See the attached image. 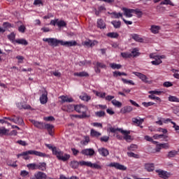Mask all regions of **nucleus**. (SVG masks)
Masks as SVG:
<instances>
[{"instance_id": "aec40b11", "label": "nucleus", "mask_w": 179, "mask_h": 179, "mask_svg": "<svg viewBox=\"0 0 179 179\" xmlns=\"http://www.w3.org/2000/svg\"><path fill=\"white\" fill-rule=\"evenodd\" d=\"M98 152H99V155H101V156H103V157H106L108 156V155H109L108 150H107L106 148H99L98 150Z\"/></svg>"}, {"instance_id": "c85d7f7f", "label": "nucleus", "mask_w": 179, "mask_h": 179, "mask_svg": "<svg viewBox=\"0 0 179 179\" xmlns=\"http://www.w3.org/2000/svg\"><path fill=\"white\" fill-rule=\"evenodd\" d=\"M14 43L17 44H21L22 45H27L29 43L25 39H16L14 41Z\"/></svg>"}, {"instance_id": "412c9836", "label": "nucleus", "mask_w": 179, "mask_h": 179, "mask_svg": "<svg viewBox=\"0 0 179 179\" xmlns=\"http://www.w3.org/2000/svg\"><path fill=\"white\" fill-rule=\"evenodd\" d=\"M160 29H161L160 26L151 25L150 31L153 34H159V31H160Z\"/></svg>"}, {"instance_id": "680f3d73", "label": "nucleus", "mask_w": 179, "mask_h": 179, "mask_svg": "<svg viewBox=\"0 0 179 179\" xmlns=\"http://www.w3.org/2000/svg\"><path fill=\"white\" fill-rule=\"evenodd\" d=\"M16 59H18V64H23V59H24V57H23V56L17 55L16 56Z\"/></svg>"}, {"instance_id": "39448f33", "label": "nucleus", "mask_w": 179, "mask_h": 179, "mask_svg": "<svg viewBox=\"0 0 179 179\" xmlns=\"http://www.w3.org/2000/svg\"><path fill=\"white\" fill-rule=\"evenodd\" d=\"M108 129L110 132H111L112 134H115L117 131H118L119 132H121V134L124 135V141H127V142H131V141H132V137H131V136L129 135V134H131V131H129L123 130L122 129H120V128H114L113 127H109Z\"/></svg>"}, {"instance_id": "13d9d810", "label": "nucleus", "mask_w": 179, "mask_h": 179, "mask_svg": "<svg viewBox=\"0 0 179 179\" xmlns=\"http://www.w3.org/2000/svg\"><path fill=\"white\" fill-rule=\"evenodd\" d=\"M142 104L144 107H146V108L150 107V106H155V103L152 102V101H150V102H143Z\"/></svg>"}, {"instance_id": "864d4df0", "label": "nucleus", "mask_w": 179, "mask_h": 179, "mask_svg": "<svg viewBox=\"0 0 179 179\" xmlns=\"http://www.w3.org/2000/svg\"><path fill=\"white\" fill-rule=\"evenodd\" d=\"M135 15H136L137 17H142L143 13L141 10H140L139 9L136 8L135 9Z\"/></svg>"}, {"instance_id": "473e14b6", "label": "nucleus", "mask_w": 179, "mask_h": 179, "mask_svg": "<svg viewBox=\"0 0 179 179\" xmlns=\"http://www.w3.org/2000/svg\"><path fill=\"white\" fill-rule=\"evenodd\" d=\"M97 26L99 29H106V23L103 20H97Z\"/></svg>"}, {"instance_id": "49530a36", "label": "nucleus", "mask_w": 179, "mask_h": 179, "mask_svg": "<svg viewBox=\"0 0 179 179\" xmlns=\"http://www.w3.org/2000/svg\"><path fill=\"white\" fill-rule=\"evenodd\" d=\"M154 139H160L162 138H163L164 139H166V138H167V136L164 135V134H155L153 136Z\"/></svg>"}, {"instance_id": "f3484780", "label": "nucleus", "mask_w": 179, "mask_h": 179, "mask_svg": "<svg viewBox=\"0 0 179 179\" xmlns=\"http://www.w3.org/2000/svg\"><path fill=\"white\" fill-rule=\"evenodd\" d=\"M121 56L122 58H131L133 57V58H135V49H133L131 51V53L129 52H122Z\"/></svg>"}, {"instance_id": "b1692460", "label": "nucleus", "mask_w": 179, "mask_h": 179, "mask_svg": "<svg viewBox=\"0 0 179 179\" xmlns=\"http://www.w3.org/2000/svg\"><path fill=\"white\" fill-rule=\"evenodd\" d=\"M74 76H79L80 78H87L89 77V73L86 71H82L80 73H74Z\"/></svg>"}, {"instance_id": "6e6d98bb", "label": "nucleus", "mask_w": 179, "mask_h": 179, "mask_svg": "<svg viewBox=\"0 0 179 179\" xmlns=\"http://www.w3.org/2000/svg\"><path fill=\"white\" fill-rule=\"evenodd\" d=\"M6 54L3 52H2V50L0 49V63L3 62L5 60V57H6Z\"/></svg>"}, {"instance_id": "69168bd1", "label": "nucleus", "mask_w": 179, "mask_h": 179, "mask_svg": "<svg viewBox=\"0 0 179 179\" xmlns=\"http://www.w3.org/2000/svg\"><path fill=\"white\" fill-rule=\"evenodd\" d=\"M29 176V172L27 171H21L20 176L21 177H27Z\"/></svg>"}, {"instance_id": "dca6fc26", "label": "nucleus", "mask_w": 179, "mask_h": 179, "mask_svg": "<svg viewBox=\"0 0 179 179\" xmlns=\"http://www.w3.org/2000/svg\"><path fill=\"white\" fill-rule=\"evenodd\" d=\"M129 152H127V155L129 157H135V153L133 152L135 151V144H131L129 148H128Z\"/></svg>"}, {"instance_id": "5fc2aeb1", "label": "nucleus", "mask_w": 179, "mask_h": 179, "mask_svg": "<svg viewBox=\"0 0 179 179\" xmlns=\"http://www.w3.org/2000/svg\"><path fill=\"white\" fill-rule=\"evenodd\" d=\"M171 72H173V78H175L176 79H179V73H177L178 72V70L173 69L171 70Z\"/></svg>"}, {"instance_id": "37998d69", "label": "nucleus", "mask_w": 179, "mask_h": 179, "mask_svg": "<svg viewBox=\"0 0 179 179\" xmlns=\"http://www.w3.org/2000/svg\"><path fill=\"white\" fill-rule=\"evenodd\" d=\"M96 96L100 99H106V92H95Z\"/></svg>"}, {"instance_id": "2eb2a0df", "label": "nucleus", "mask_w": 179, "mask_h": 179, "mask_svg": "<svg viewBox=\"0 0 179 179\" xmlns=\"http://www.w3.org/2000/svg\"><path fill=\"white\" fill-rule=\"evenodd\" d=\"M36 170L45 171V170H47V164L45 162H39L36 164Z\"/></svg>"}, {"instance_id": "e2e57ef3", "label": "nucleus", "mask_w": 179, "mask_h": 179, "mask_svg": "<svg viewBox=\"0 0 179 179\" xmlns=\"http://www.w3.org/2000/svg\"><path fill=\"white\" fill-rule=\"evenodd\" d=\"M173 111L174 114H176V115H178V117H179V106H175L173 108Z\"/></svg>"}, {"instance_id": "f704fd0d", "label": "nucleus", "mask_w": 179, "mask_h": 179, "mask_svg": "<svg viewBox=\"0 0 179 179\" xmlns=\"http://www.w3.org/2000/svg\"><path fill=\"white\" fill-rule=\"evenodd\" d=\"M160 5H170L171 6H174V3L171 0H163L161 1Z\"/></svg>"}, {"instance_id": "603ef678", "label": "nucleus", "mask_w": 179, "mask_h": 179, "mask_svg": "<svg viewBox=\"0 0 179 179\" xmlns=\"http://www.w3.org/2000/svg\"><path fill=\"white\" fill-rule=\"evenodd\" d=\"M112 104H113V106H116V107H122V103L115 99L112 101Z\"/></svg>"}, {"instance_id": "1a4fd4ad", "label": "nucleus", "mask_w": 179, "mask_h": 179, "mask_svg": "<svg viewBox=\"0 0 179 179\" xmlns=\"http://www.w3.org/2000/svg\"><path fill=\"white\" fill-rule=\"evenodd\" d=\"M81 155H83L84 156H90L92 157V156H94V150L93 148H86L80 152Z\"/></svg>"}, {"instance_id": "9b49d317", "label": "nucleus", "mask_w": 179, "mask_h": 179, "mask_svg": "<svg viewBox=\"0 0 179 179\" xmlns=\"http://www.w3.org/2000/svg\"><path fill=\"white\" fill-rule=\"evenodd\" d=\"M156 173H158L159 176L161 178L167 179L171 176V174L166 171L163 170H156Z\"/></svg>"}, {"instance_id": "8fccbe9b", "label": "nucleus", "mask_w": 179, "mask_h": 179, "mask_svg": "<svg viewBox=\"0 0 179 179\" xmlns=\"http://www.w3.org/2000/svg\"><path fill=\"white\" fill-rule=\"evenodd\" d=\"M99 141L101 142H105L107 143L108 141H110V136H103L99 138Z\"/></svg>"}, {"instance_id": "c756f323", "label": "nucleus", "mask_w": 179, "mask_h": 179, "mask_svg": "<svg viewBox=\"0 0 179 179\" xmlns=\"http://www.w3.org/2000/svg\"><path fill=\"white\" fill-rule=\"evenodd\" d=\"M132 110V106H125L121 109V113L122 114H126V113H131Z\"/></svg>"}, {"instance_id": "f8f14e48", "label": "nucleus", "mask_w": 179, "mask_h": 179, "mask_svg": "<svg viewBox=\"0 0 179 179\" xmlns=\"http://www.w3.org/2000/svg\"><path fill=\"white\" fill-rule=\"evenodd\" d=\"M122 10L124 12V15L126 17H132V13H135L134 9H129L127 8H122Z\"/></svg>"}, {"instance_id": "7ed1b4c3", "label": "nucleus", "mask_w": 179, "mask_h": 179, "mask_svg": "<svg viewBox=\"0 0 179 179\" xmlns=\"http://www.w3.org/2000/svg\"><path fill=\"white\" fill-rule=\"evenodd\" d=\"M45 146L52 150V155L56 156L58 160H62V162H67V160L71 159V155L64 154V152L61 151L59 149H57V147H52L51 144H45Z\"/></svg>"}, {"instance_id": "a211bd4d", "label": "nucleus", "mask_w": 179, "mask_h": 179, "mask_svg": "<svg viewBox=\"0 0 179 179\" xmlns=\"http://www.w3.org/2000/svg\"><path fill=\"white\" fill-rule=\"evenodd\" d=\"M90 136L92 138H100V136H101V133L94 130V129H92L90 130Z\"/></svg>"}, {"instance_id": "423d86ee", "label": "nucleus", "mask_w": 179, "mask_h": 179, "mask_svg": "<svg viewBox=\"0 0 179 179\" xmlns=\"http://www.w3.org/2000/svg\"><path fill=\"white\" fill-rule=\"evenodd\" d=\"M87 106L82 104L75 106V111L81 114H87Z\"/></svg>"}, {"instance_id": "774afa93", "label": "nucleus", "mask_w": 179, "mask_h": 179, "mask_svg": "<svg viewBox=\"0 0 179 179\" xmlns=\"http://www.w3.org/2000/svg\"><path fill=\"white\" fill-rule=\"evenodd\" d=\"M34 5L37 6L38 5H41L43 6V1L41 0H34Z\"/></svg>"}, {"instance_id": "cd10ccee", "label": "nucleus", "mask_w": 179, "mask_h": 179, "mask_svg": "<svg viewBox=\"0 0 179 179\" xmlns=\"http://www.w3.org/2000/svg\"><path fill=\"white\" fill-rule=\"evenodd\" d=\"M80 100H83V101H89L92 99V97L87 94L85 93L80 96Z\"/></svg>"}, {"instance_id": "6ab92c4d", "label": "nucleus", "mask_w": 179, "mask_h": 179, "mask_svg": "<svg viewBox=\"0 0 179 179\" xmlns=\"http://www.w3.org/2000/svg\"><path fill=\"white\" fill-rule=\"evenodd\" d=\"M32 124H33V125H34V127H36L38 129H44L45 124L41 122H37L36 120H32Z\"/></svg>"}, {"instance_id": "ea45409f", "label": "nucleus", "mask_w": 179, "mask_h": 179, "mask_svg": "<svg viewBox=\"0 0 179 179\" xmlns=\"http://www.w3.org/2000/svg\"><path fill=\"white\" fill-rule=\"evenodd\" d=\"M110 66L112 69H121V68H122L121 64H117L115 63H110Z\"/></svg>"}, {"instance_id": "393cba45", "label": "nucleus", "mask_w": 179, "mask_h": 179, "mask_svg": "<svg viewBox=\"0 0 179 179\" xmlns=\"http://www.w3.org/2000/svg\"><path fill=\"white\" fill-rule=\"evenodd\" d=\"M145 169L148 172L153 171L155 170V164H145Z\"/></svg>"}, {"instance_id": "e433bc0d", "label": "nucleus", "mask_w": 179, "mask_h": 179, "mask_svg": "<svg viewBox=\"0 0 179 179\" xmlns=\"http://www.w3.org/2000/svg\"><path fill=\"white\" fill-rule=\"evenodd\" d=\"M27 169L29 170H37V164L36 163H32V164H28L27 165Z\"/></svg>"}, {"instance_id": "7c9ffc66", "label": "nucleus", "mask_w": 179, "mask_h": 179, "mask_svg": "<svg viewBox=\"0 0 179 179\" xmlns=\"http://www.w3.org/2000/svg\"><path fill=\"white\" fill-rule=\"evenodd\" d=\"M103 10H106V8L103 6L98 7V10H97V9L94 8L95 15L96 16H99L100 15V13H101V12H103Z\"/></svg>"}, {"instance_id": "de8ad7c7", "label": "nucleus", "mask_w": 179, "mask_h": 179, "mask_svg": "<svg viewBox=\"0 0 179 179\" xmlns=\"http://www.w3.org/2000/svg\"><path fill=\"white\" fill-rule=\"evenodd\" d=\"M16 37V35L15 33H11L10 34L8 35V38L10 40V41H12L13 43H15V38Z\"/></svg>"}, {"instance_id": "4c0bfd02", "label": "nucleus", "mask_w": 179, "mask_h": 179, "mask_svg": "<svg viewBox=\"0 0 179 179\" xmlns=\"http://www.w3.org/2000/svg\"><path fill=\"white\" fill-rule=\"evenodd\" d=\"M118 33L117 32H109L107 34V36L110 38H118Z\"/></svg>"}, {"instance_id": "20e7f679", "label": "nucleus", "mask_w": 179, "mask_h": 179, "mask_svg": "<svg viewBox=\"0 0 179 179\" xmlns=\"http://www.w3.org/2000/svg\"><path fill=\"white\" fill-rule=\"evenodd\" d=\"M29 155H34V156H38V157H48V155L45 153L33 150L22 152V153L18 154L17 156L18 159L19 157H21V156H23L24 160H29Z\"/></svg>"}, {"instance_id": "72a5a7b5", "label": "nucleus", "mask_w": 179, "mask_h": 179, "mask_svg": "<svg viewBox=\"0 0 179 179\" xmlns=\"http://www.w3.org/2000/svg\"><path fill=\"white\" fill-rule=\"evenodd\" d=\"M111 24H113L115 29H120L121 27V22L120 21L113 20L111 22Z\"/></svg>"}, {"instance_id": "9d476101", "label": "nucleus", "mask_w": 179, "mask_h": 179, "mask_svg": "<svg viewBox=\"0 0 179 179\" xmlns=\"http://www.w3.org/2000/svg\"><path fill=\"white\" fill-rule=\"evenodd\" d=\"M41 104H47L48 101V92L45 90L39 98Z\"/></svg>"}, {"instance_id": "58836bf2", "label": "nucleus", "mask_w": 179, "mask_h": 179, "mask_svg": "<svg viewBox=\"0 0 179 179\" xmlns=\"http://www.w3.org/2000/svg\"><path fill=\"white\" fill-rule=\"evenodd\" d=\"M168 99L169 101L179 103V99L177 96L170 95Z\"/></svg>"}, {"instance_id": "a18cd8bd", "label": "nucleus", "mask_w": 179, "mask_h": 179, "mask_svg": "<svg viewBox=\"0 0 179 179\" xmlns=\"http://www.w3.org/2000/svg\"><path fill=\"white\" fill-rule=\"evenodd\" d=\"M148 93H149V94L160 96V94H162V93H163V91L152 90V91H149Z\"/></svg>"}, {"instance_id": "09e8293b", "label": "nucleus", "mask_w": 179, "mask_h": 179, "mask_svg": "<svg viewBox=\"0 0 179 179\" xmlns=\"http://www.w3.org/2000/svg\"><path fill=\"white\" fill-rule=\"evenodd\" d=\"M95 115L99 118H101V117H104V115H106V112L103 110L98 111L95 113Z\"/></svg>"}, {"instance_id": "4468645a", "label": "nucleus", "mask_w": 179, "mask_h": 179, "mask_svg": "<svg viewBox=\"0 0 179 179\" xmlns=\"http://www.w3.org/2000/svg\"><path fill=\"white\" fill-rule=\"evenodd\" d=\"M145 122V118H141L137 117L135 118V124L136 127H139L141 129H143V126L142 125Z\"/></svg>"}, {"instance_id": "0e129e2a", "label": "nucleus", "mask_w": 179, "mask_h": 179, "mask_svg": "<svg viewBox=\"0 0 179 179\" xmlns=\"http://www.w3.org/2000/svg\"><path fill=\"white\" fill-rule=\"evenodd\" d=\"M18 31H20V33H24V31H26V27H24V25H21L18 27Z\"/></svg>"}, {"instance_id": "2f4dec72", "label": "nucleus", "mask_w": 179, "mask_h": 179, "mask_svg": "<svg viewBox=\"0 0 179 179\" xmlns=\"http://www.w3.org/2000/svg\"><path fill=\"white\" fill-rule=\"evenodd\" d=\"M9 132V130L6 128L1 127H0V136H3L5 135H7Z\"/></svg>"}, {"instance_id": "c9c22d12", "label": "nucleus", "mask_w": 179, "mask_h": 179, "mask_svg": "<svg viewBox=\"0 0 179 179\" xmlns=\"http://www.w3.org/2000/svg\"><path fill=\"white\" fill-rule=\"evenodd\" d=\"M65 110H66V111H67V113H72V111H73V110H75V105L69 104L66 106Z\"/></svg>"}, {"instance_id": "3c124183", "label": "nucleus", "mask_w": 179, "mask_h": 179, "mask_svg": "<svg viewBox=\"0 0 179 179\" xmlns=\"http://www.w3.org/2000/svg\"><path fill=\"white\" fill-rule=\"evenodd\" d=\"M76 118H80V119H83V118H89V117H90V115H87V114H81V115H75Z\"/></svg>"}, {"instance_id": "6e6552de", "label": "nucleus", "mask_w": 179, "mask_h": 179, "mask_svg": "<svg viewBox=\"0 0 179 179\" xmlns=\"http://www.w3.org/2000/svg\"><path fill=\"white\" fill-rule=\"evenodd\" d=\"M29 179H47V174L42 171H38L34 174V176L30 177Z\"/></svg>"}, {"instance_id": "052dcab7", "label": "nucleus", "mask_w": 179, "mask_h": 179, "mask_svg": "<svg viewBox=\"0 0 179 179\" xmlns=\"http://www.w3.org/2000/svg\"><path fill=\"white\" fill-rule=\"evenodd\" d=\"M16 143H18V145H20L21 146H27V143L22 140H18Z\"/></svg>"}, {"instance_id": "a19ab883", "label": "nucleus", "mask_w": 179, "mask_h": 179, "mask_svg": "<svg viewBox=\"0 0 179 179\" xmlns=\"http://www.w3.org/2000/svg\"><path fill=\"white\" fill-rule=\"evenodd\" d=\"M111 15H113L115 19H120V17H121V19H124L122 17V13H121L113 12Z\"/></svg>"}, {"instance_id": "bf43d9fd", "label": "nucleus", "mask_w": 179, "mask_h": 179, "mask_svg": "<svg viewBox=\"0 0 179 179\" xmlns=\"http://www.w3.org/2000/svg\"><path fill=\"white\" fill-rule=\"evenodd\" d=\"M135 41H138V43H143V38L139 36L138 34H135Z\"/></svg>"}, {"instance_id": "ddd939ff", "label": "nucleus", "mask_w": 179, "mask_h": 179, "mask_svg": "<svg viewBox=\"0 0 179 179\" xmlns=\"http://www.w3.org/2000/svg\"><path fill=\"white\" fill-rule=\"evenodd\" d=\"M135 76H138V78L144 83H149V78H148L145 74H142L139 72H135Z\"/></svg>"}, {"instance_id": "c03bdc74", "label": "nucleus", "mask_w": 179, "mask_h": 179, "mask_svg": "<svg viewBox=\"0 0 179 179\" xmlns=\"http://www.w3.org/2000/svg\"><path fill=\"white\" fill-rule=\"evenodd\" d=\"M58 27H66V22L64 20L57 21Z\"/></svg>"}, {"instance_id": "79ce46f5", "label": "nucleus", "mask_w": 179, "mask_h": 179, "mask_svg": "<svg viewBox=\"0 0 179 179\" xmlns=\"http://www.w3.org/2000/svg\"><path fill=\"white\" fill-rule=\"evenodd\" d=\"M121 80L123 82V83H124V85H131L132 86L135 85V83L131 80H128L125 78H122Z\"/></svg>"}, {"instance_id": "4d7b16f0", "label": "nucleus", "mask_w": 179, "mask_h": 179, "mask_svg": "<svg viewBox=\"0 0 179 179\" xmlns=\"http://www.w3.org/2000/svg\"><path fill=\"white\" fill-rule=\"evenodd\" d=\"M96 66H98V68H102L103 69L107 68V66L106 64L100 62H97Z\"/></svg>"}, {"instance_id": "f257e3e1", "label": "nucleus", "mask_w": 179, "mask_h": 179, "mask_svg": "<svg viewBox=\"0 0 179 179\" xmlns=\"http://www.w3.org/2000/svg\"><path fill=\"white\" fill-rule=\"evenodd\" d=\"M43 41L48 43L51 47H58L59 44L64 47H75L78 45V42H76V41H64L55 38H43Z\"/></svg>"}, {"instance_id": "4be33fe9", "label": "nucleus", "mask_w": 179, "mask_h": 179, "mask_svg": "<svg viewBox=\"0 0 179 179\" xmlns=\"http://www.w3.org/2000/svg\"><path fill=\"white\" fill-rule=\"evenodd\" d=\"M59 99H61L62 103H72L73 101V99L69 98L66 96H60Z\"/></svg>"}, {"instance_id": "338daca9", "label": "nucleus", "mask_w": 179, "mask_h": 179, "mask_svg": "<svg viewBox=\"0 0 179 179\" xmlns=\"http://www.w3.org/2000/svg\"><path fill=\"white\" fill-rule=\"evenodd\" d=\"M151 64H152V65H160V64H162V60L160 59L154 60L151 62Z\"/></svg>"}, {"instance_id": "0eeeda50", "label": "nucleus", "mask_w": 179, "mask_h": 179, "mask_svg": "<svg viewBox=\"0 0 179 179\" xmlns=\"http://www.w3.org/2000/svg\"><path fill=\"white\" fill-rule=\"evenodd\" d=\"M108 167H114L116 170H121L122 171H125L127 170V166L118 162H111L108 165Z\"/></svg>"}, {"instance_id": "5701e85b", "label": "nucleus", "mask_w": 179, "mask_h": 179, "mask_svg": "<svg viewBox=\"0 0 179 179\" xmlns=\"http://www.w3.org/2000/svg\"><path fill=\"white\" fill-rule=\"evenodd\" d=\"M54 129V125L50 124H45L44 129H47L49 135H52V129Z\"/></svg>"}, {"instance_id": "a878e982", "label": "nucleus", "mask_w": 179, "mask_h": 179, "mask_svg": "<svg viewBox=\"0 0 179 179\" xmlns=\"http://www.w3.org/2000/svg\"><path fill=\"white\" fill-rule=\"evenodd\" d=\"M94 43H96L95 41L92 42V41L89 40L88 41H84L82 44L83 45H85V47H94L96 45Z\"/></svg>"}, {"instance_id": "bb28decb", "label": "nucleus", "mask_w": 179, "mask_h": 179, "mask_svg": "<svg viewBox=\"0 0 179 179\" xmlns=\"http://www.w3.org/2000/svg\"><path fill=\"white\" fill-rule=\"evenodd\" d=\"M178 155V151L171 150L168 152L167 157L168 159H171L172 157H176Z\"/></svg>"}, {"instance_id": "f03ea898", "label": "nucleus", "mask_w": 179, "mask_h": 179, "mask_svg": "<svg viewBox=\"0 0 179 179\" xmlns=\"http://www.w3.org/2000/svg\"><path fill=\"white\" fill-rule=\"evenodd\" d=\"M71 169H78L79 166H86L87 167H90L91 169H94L95 170H101L103 166L99 164V163H92V162L86 161H71L70 164Z\"/></svg>"}]
</instances>
